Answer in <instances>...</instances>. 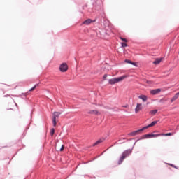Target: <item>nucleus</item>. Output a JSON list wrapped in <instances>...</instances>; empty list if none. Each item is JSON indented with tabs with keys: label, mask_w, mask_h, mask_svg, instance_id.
Instances as JSON below:
<instances>
[{
	"label": "nucleus",
	"mask_w": 179,
	"mask_h": 179,
	"mask_svg": "<svg viewBox=\"0 0 179 179\" xmlns=\"http://www.w3.org/2000/svg\"><path fill=\"white\" fill-rule=\"evenodd\" d=\"M131 153H132V151L131 150H127L123 152L121 157L120 158V159L118 161V164H121L122 163V162H124V159H126L127 157H128V156H129L131 155Z\"/></svg>",
	"instance_id": "f03ea898"
},
{
	"label": "nucleus",
	"mask_w": 179,
	"mask_h": 179,
	"mask_svg": "<svg viewBox=\"0 0 179 179\" xmlns=\"http://www.w3.org/2000/svg\"><path fill=\"white\" fill-rule=\"evenodd\" d=\"M138 99H141V100H143L144 102L148 101V96L146 95H140Z\"/></svg>",
	"instance_id": "f8f14e48"
},
{
	"label": "nucleus",
	"mask_w": 179,
	"mask_h": 179,
	"mask_svg": "<svg viewBox=\"0 0 179 179\" xmlns=\"http://www.w3.org/2000/svg\"><path fill=\"white\" fill-rule=\"evenodd\" d=\"M156 113H157V109L151 110V111L150 112V115H155L156 114Z\"/></svg>",
	"instance_id": "2eb2a0df"
},
{
	"label": "nucleus",
	"mask_w": 179,
	"mask_h": 179,
	"mask_svg": "<svg viewBox=\"0 0 179 179\" xmlns=\"http://www.w3.org/2000/svg\"><path fill=\"white\" fill-rule=\"evenodd\" d=\"M179 97V94L178 93H176L173 97L171 98V103H173V101H176V100H177V99H178Z\"/></svg>",
	"instance_id": "9b49d317"
},
{
	"label": "nucleus",
	"mask_w": 179,
	"mask_h": 179,
	"mask_svg": "<svg viewBox=\"0 0 179 179\" xmlns=\"http://www.w3.org/2000/svg\"><path fill=\"white\" fill-rule=\"evenodd\" d=\"M55 133V129H51V130H50V135H51V136H52Z\"/></svg>",
	"instance_id": "6ab92c4d"
},
{
	"label": "nucleus",
	"mask_w": 179,
	"mask_h": 179,
	"mask_svg": "<svg viewBox=\"0 0 179 179\" xmlns=\"http://www.w3.org/2000/svg\"><path fill=\"white\" fill-rule=\"evenodd\" d=\"M153 134H149L144 135V138H153Z\"/></svg>",
	"instance_id": "dca6fc26"
},
{
	"label": "nucleus",
	"mask_w": 179,
	"mask_h": 179,
	"mask_svg": "<svg viewBox=\"0 0 179 179\" xmlns=\"http://www.w3.org/2000/svg\"><path fill=\"white\" fill-rule=\"evenodd\" d=\"M60 114H62L61 112H54L53 116H52L53 127L57 126V118L59 117Z\"/></svg>",
	"instance_id": "7ed1b4c3"
},
{
	"label": "nucleus",
	"mask_w": 179,
	"mask_h": 179,
	"mask_svg": "<svg viewBox=\"0 0 179 179\" xmlns=\"http://www.w3.org/2000/svg\"><path fill=\"white\" fill-rule=\"evenodd\" d=\"M142 131H144L143 128H142L139 130H136L135 131H133L131 133H129V135L130 136H136V135H138L139 134V132H142Z\"/></svg>",
	"instance_id": "423d86ee"
},
{
	"label": "nucleus",
	"mask_w": 179,
	"mask_h": 179,
	"mask_svg": "<svg viewBox=\"0 0 179 179\" xmlns=\"http://www.w3.org/2000/svg\"><path fill=\"white\" fill-rule=\"evenodd\" d=\"M107 76H108L107 74H105V75L103 76V79H104V80H106V79H107Z\"/></svg>",
	"instance_id": "a878e982"
},
{
	"label": "nucleus",
	"mask_w": 179,
	"mask_h": 179,
	"mask_svg": "<svg viewBox=\"0 0 179 179\" xmlns=\"http://www.w3.org/2000/svg\"><path fill=\"white\" fill-rule=\"evenodd\" d=\"M161 135H162V136H171L173 133L162 134Z\"/></svg>",
	"instance_id": "f3484780"
},
{
	"label": "nucleus",
	"mask_w": 179,
	"mask_h": 179,
	"mask_svg": "<svg viewBox=\"0 0 179 179\" xmlns=\"http://www.w3.org/2000/svg\"><path fill=\"white\" fill-rule=\"evenodd\" d=\"M159 136H163V135H162V134H152V138H157Z\"/></svg>",
	"instance_id": "a211bd4d"
},
{
	"label": "nucleus",
	"mask_w": 179,
	"mask_h": 179,
	"mask_svg": "<svg viewBox=\"0 0 179 179\" xmlns=\"http://www.w3.org/2000/svg\"><path fill=\"white\" fill-rule=\"evenodd\" d=\"M60 72H66L68 71V64L66 63H63L59 66Z\"/></svg>",
	"instance_id": "20e7f679"
},
{
	"label": "nucleus",
	"mask_w": 179,
	"mask_h": 179,
	"mask_svg": "<svg viewBox=\"0 0 179 179\" xmlns=\"http://www.w3.org/2000/svg\"><path fill=\"white\" fill-rule=\"evenodd\" d=\"M143 108V106L142 103H137L136 108H135L136 114H138V113H139V111H142Z\"/></svg>",
	"instance_id": "39448f33"
},
{
	"label": "nucleus",
	"mask_w": 179,
	"mask_h": 179,
	"mask_svg": "<svg viewBox=\"0 0 179 179\" xmlns=\"http://www.w3.org/2000/svg\"><path fill=\"white\" fill-rule=\"evenodd\" d=\"M122 47L123 48L128 47V45L125 43H122Z\"/></svg>",
	"instance_id": "4be33fe9"
},
{
	"label": "nucleus",
	"mask_w": 179,
	"mask_h": 179,
	"mask_svg": "<svg viewBox=\"0 0 179 179\" xmlns=\"http://www.w3.org/2000/svg\"><path fill=\"white\" fill-rule=\"evenodd\" d=\"M64 150V145H62V148H60V152H62Z\"/></svg>",
	"instance_id": "bb28decb"
},
{
	"label": "nucleus",
	"mask_w": 179,
	"mask_h": 179,
	"mask_svg": "<svg viewBox=\"0 0 179 179\" xmlns=\"http://www.w3.org/2000/svg\"><path fill=\"white\" fill-rule=\"evenodd\" d=\"M162 92L160 89H155L150 91L151 94H157Z\"/></svg>",
	"instance_id": "1a4fd4ad"
},
{
	"label": "nucleus",
	"mask_w": 179,
	"mask_h": 179,
	"mask_svg": "<svg viewBox=\"0 0 179 179\" xmlns=\"http://www.w3.org/2000/svg\"><path fill=\"white\" fill-rule=\"evenodd\" d=\"M160 62H162V59H156L155 61L153 62V64L155 65H158Z\"/></svg>",
	"instance_id": "4468645a"
},
{
	"label": "nucleus",
	"mask_w": 179,
	"mask_h": 179,
	"mask_svg": "<svg viewBox=\"0 0 179 179\" xmlns=\"http://www.w3.org/2000/svg\"><path fill=\"white\" fill-rule=\"evenodd\" d=\"M171 167H173L174 169H177V166H176L174 164H169Z\"/></svg>",
	"instance_id": "b1692460"
},
{
	"label": "nucleus",
	"mask_w": 179,
	"mask_h": 179,
	"mask_svg": "<svg viewBox=\"0 0 179 179\" xmlns=\"http://www.w3.org/2000/svg\"><path fill=\"white\" fill-rule=\"evenodd\" d=\"M91 23H93V20L92 19H87L85 21H84L82 24H85L86 26H89Z\"/></svg>",
	"instance_id": "6e6552de"
},
{
	"label": "nucleus",
	"mask_w": 179,
	"mask_h": 179,
	"mask_svg": "<svg viewBox=\"0 0 179 179\" xmlns=\"http://www.w3.org/2000/svg\"><path fill=\"white\" fill-rule=\"evenodd\" d=\"M120 40H122V41H124V43H128V40H127V38H124L122 37H120Z\"/></svg>",
	"instance_id": "412c9836"
},
{
	"label": "nucleus",
	"mask_w": 179,
	"mask_h": 179,
	"mask_svg": "<svg viewBox=\"0 0 179 179\" xmlns=\"http://www.w3.org/2000/svg\"><path fill=\"white\" fill-rule=\"evenodd\" d=\"M125 62H127V64H132V62L129 59H126Z\"/></svg>",
	"instance_id": "5701e85b"
},
{
	"label": "nucleus",
	"mask_w": 179,
	"mask_h": 179,
	"mask_svg": "<svg viewBox=\"0 0 179 179\" xmlns=\"http://www.w3.org/2000/svg\"><path fill=\"white\" fill-rule=\"evenodd\" d=\"M37 86H38V85H35L34 87H33L32 88H31L29 90V92H33V90H34V89H36L37 87Z\"/></svg>",
	"instance_id": "aec40b11"
},
{
	"label": "nucleus",
	"mask_w": 179,
	"mask_h": 179,
	"mask_svg": "<svg viewBox=\"0 0 179 179\" xmlns=\"http://www.w3.org/2000/svg\"><path fill=\"white\" fill-rule=\"evenodd\" d=\"M88 114H94L95 115H100V113L96 110H92L88 112Z\"/></svg>",
	"instance_id": "9d476101"
},
{
	"label": "nucleus",
	"mask_w": 179,
	"mask_h": 179,
	"mask_svg": "<svg viewBox=\"0 0 179 179\" xmlns=\"http://www.w3.org/2000/svg\"><path fill=\"white\" fill-rule=\"evenodd\" d=\"M103 141H104V139H99L93 144V146H97V145H100V143H102V142Z\"/></svg>",
	"instance_id": "ddd939ff"
},
{
	"label": "nucleus",
	"mask_w": 179,
	"mask_h": 179,
	"mask_svg": "<svg viewBox=\"0 0 179 179\" xmlns=\"http://www.w3.org/2000/svg\"><path fill=\"white\" fill-rule=\"evenodd\" d=\"M156 124H157V121H154L151 122L150 124H148V126L143 127V129L145 130V129H148V128H150V127H155Z\"/></svg>",
	"instance_id": "0eeeda50"
},
{
	"label": "nucleus",
	"mask_w": 179,
	"mask_h": 179,
	"mask_svg": "<svg viewBox=\"0 0 179 179\" xmlns=\"http://www.w3.org/2000/svg\"><path fill=\"white\" fill-rule=\"evenodd\" d=\"M131 65H134V66H137L136 63H135V62H131Z\"/></svg>",
	"instance_id": "393cba45"
},
{
	"label": "nucleus",
	"mask_w": 179,
	"mask_h": 179,
	"mask_svg": "<svg viewBox=\"0 0 179 179\" xmlns=\"http://www.w3.org/2000/svg\"><path fill=\"white\" fill-rule=\"evenodd\" d=\"M128 78L127 76H122L119 78H114L109 80V85H115V83H118V82H122L124 79H127Z\"/></svg>",
	"instance_id": "f257e3e1"
},
{
	"label": "nucleus",
	"mask_w": 179,
	"mask_h": 179,
	"mask_svg": "<svg viewBox=\"0 0 179 179\" xmlns=\"http://www.w3.org/2000/svg\"><path fill=\"white\" fill-rule=\"evenodd\" d=\"M178 94L179 95V92H178Z\"/></svg>",
	"instance_id": "cd10ccee"
}]
</instances>
